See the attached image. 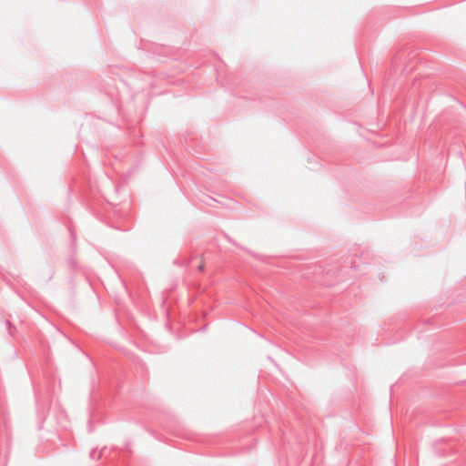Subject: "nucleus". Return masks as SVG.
Segmentation results:
<instances>
[{
    "label": "nucleus",
    "instance_id": "obj_1",
    "mask_svg": "<svg viewBox=\"0 0 466 466\" xmlns=\"http://www.w3.org/2000/svg\"><path fill=\"white\" fill-rule=\"evenodd\" d=\"M101 456V452L100 451H97L96 450H93L91 452H90V457L92 459H96V460H98Z\"/></svg>",
    "mask_w": 466,
    "mask_h": 466
},
{
    "label": "nucleus",
    "instance_id": "obj_2",
    "mask_svg": "<svg viewBox=\"0 0 466 466\" xmlns=\"http://www.w3.org/2000/svg\"><path fill=\"white\" fill-rule=\"evenodd\" d=\"M203 268H204V265H203V264H202V265H200V266L198 267V269H199L200 271H202V270H203Z\"/></svg>",
    "mask_w": 466,
    "mask_h": 466
}]
</instances>
